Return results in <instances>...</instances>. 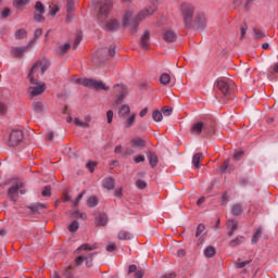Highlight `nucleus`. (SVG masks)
I'll use <instances>...</instances> for the list:
<instances>
[{
    "label": "nucleus",
    "instance_id": "48",
    "mask_svg": "<svg viewBox=\"0 0 278 278\" xmlns=\"http://www.w3.org/2000/svg\"><path fill=\"white\" fill-rule=\"evenodd\" d=\"M84 194H86V191L80 192V193L76 197L75 201H73L74 207H77V206L79 205V201H81V199H84Z\"/></svg>",
    "mask_w": 278,
    "mask_h": 278
},
{
    "label": "nucleus",
    "instance_id": "44",
    "mask_svg": "<svg viewBox=\"0 0 278 278\" xmlns=\"http://www.w3.org/2000/svg\"><path fill=\"white\" fill-rule=\"evenodd\" d=\"M72 216L73 218H80V220H86V218H88L86 213H79V211H74Z\"/></svg>",
    "mask_w": 278,
    "mask_h": 278
},
{
    "label": "nucleus",
    "instance_id": "27",
    "mask_svg": "<svg viewBox=\"0 0 278 278\" xmlns=\"http://www.w3.org/2000/svg\"><path fill=\"white\" fill-rule=\"evenodd\" d=\"M243 212L242 204H235L231 207V214L232 216H240Z\"/></svg>",
    "mask_w": 278,
    "mask_h": 278
},
{
    "label": "nucleus",
    "instance_id": "45",
    "mask_svg": "<svg viewBox=\"0 0 278 278\" xmlns=\"http://www.w3.org/2000/svg\"><path fill=\"white\" fill-rule=\"evenodd\" d=\"M118 238H119V240H131V233H129L127 231H121L118 233Z\"/></svg>",
    "mask_w": 278,
    "mask_h": 278
},
{
    "label": "nucleus",
    "instance_id": "25",
    "mask_svg": "<svg viewBox=\"0 0 278 278\" xmlns=\"http://www.w3.org/2000/svg\"><path fill=\"white\" fill-rule=\"evenodd\" d=\"M201 160H203V153H197L193 155L192 164L194 165L195 168H200Z\"/></svg>",
    "mask_w": 278,
    "mask_h": 278
},
{
    "label": "nucleus",
    "instance_id": "47",
    "mask_svg": "<svg viewBox=\"0 0 278 278\" xmlns=\"http://www.w3.org/2000/svg\"><path fill=\"white\" fill-rule=\"evenodd\" d=\"M84 194H86V191L80 192V193L76 197L75 201H73L74 207H77V206L79 205V201H81V199H84Z\"/></svg>",
    "mask_w": 278,
    "mask_h": 278
},
{
    "label": "nucleus",
    "instance_id": "59",
    "mask_svg": "<svg viewBox=\"0 0 278 278\" xmlns=\"http://www.w3.org/2000/svg\"><path fill=\"white\" fill-rule=\"evenodd\" d=\"M144 155H137L134 157L135 164H140V162H144Z\"/></svg>",
    "mask_w": 278,
    "mask_h": 278
},
{
    "label": "nucleus",
    "instance_id": "33",
    "mask_svg": "<svg viewBox=\"0 0 278 278\" xmlns=\"http://www.w3.org/2000/svg\"><path fill=\"white\" fill-rule=\"evenodd\" d=\"M14 7L16 10H21V8H25V5H29V0H14Z\"/></svg>",
    "mask_w": 278,
    "mask_h": 278
},
{
    "label": "nucleus",
    "instance_id": "7",
    "mask_svg": "<svg viewBox=\"0 0 278 278\" xmlns=\"http://www.w3.org/2000/svg\"><path fill=\"white\" fill-rule=\"evenodd\" d=\"M113 2L112 0H105L101 2L97 18L100 23H105L108 21V16H110V12H112Z\"/></svg>",
    "mask_w": 278,
    "mask_h": 278
},
{
    "label": "nucleus",
    "instance_id": "3",
    "mask_svg": "<svg viewBox=\"0 0 278 278\" xmlns=\"http://www.w3.org/2000/svg\"><path fill=\"white\" fill-rule=\"evenodd\" d=\"M72 83L77 84L78 86H85V88H91L92 90H110V87L103 84V81L92 78H78L77 76H74Z\"/></svg>",
    "mask_w": 278,
    "mask_h": 278
},
{
    "label": "nucleus",
    "instance_id": "6",
    "mask_svg": "<svg viewBox=\"0 0 278 278\" xmlns=\"http://www.w3.org/2000/svg\"><path fill=\"white\" fill-rule=\"evenodd\" d=\"M216 88L224 94V97H227V94H231L233 91V88H236V84L230 78H217L215 83Z\"/></svg>",
    "mask_w": 278,
    "mask_h": 278
},
{
    "label": "nucleus",
    "instance_id": "28",
    "mask_svg": "<svg viewBox=\"0 0 278 278\" xmlns=\"http://www.w3.org/2000/svg\"><path fill=\"white\" fill-rule=\"evenodd\" d=\"M134 123H136V113H132L128 118H126L125 128L129 129L134 127Z\"/></svg>",
    "mask_w": 278,
    "mask_h": 278
},
{
    "label": "nucleus",
    "instance_id": "40",
    "mask_svg": "<svg viewBox=\"0 0 278 278\" xmlns=\"http://www.w3.org/2000/svg\"><path fill=\"white\" fill-rule=\"evenodd\" d=\"M74 123L77 127H83V129H88V127H90V124L81 122L78 117L74 118Z\"/></svg>",
    "mask_w": 278,
    "mask_h": 278
},
{
    "label": "nucleus",
    "instance_id": "64",
    "mask_svg": "<svg viewBox=\"0 0 278 278\" xmlns=\"http://www.w3.org/2000/svg\"><path fill=\"white\" fill-rule=\"evenodd\" d=\"M135 277L136 278H143L144 277V271L143 270H137L135 273Z\"/></svg>",
    "mask_w": 278,
    "mask_h": 278
},
{
    "label": "nucleus",
    "instance_id": "63",
    "mask_svg": "<svg viewBox=\"0 0 278 278\" xmlns=\"http://www.w3.org/2000/svg\"><path fill=\"white\" fill-rule=\"evenodd\" d=\"M138 270V267L136 265H129L128 266V274L131 275V273H136Z\"/></svg>",
    "mask_w": 278,
    "mask_h": 278
},
{
    "label": "nucleus",
    "instance_id": "62",
    "mask_svg": "<svg viewBox=\"0 0 278 278\" xmlns=\"http://www.w3.org/2000/svg\"><path fill=\"white\" fill-rule=\"evenodd\" d=\"M81 42V35H77L75 42H74V49H77Z\"/></svg>",
    "mask_w": 278,
    "mask_h": 278
},
{
    "label": "nucleus",
    "instance_id": "11",
    "mask_svg": "<svg viewBox=\"0 0 278 278\" xmlns=\"http://www.w3.org/2000/svg\"><path fill=\"white\" fill-rule=\"evenodd\" d=\"M34 20L37 23H45V4L40 1H37L35 4Z\"/></svg>",
    "mask_w": 278,
    "mask_h": 278
},
{
    "label": "nucleus",
    "instance_id": "30",
    "mask_svg": "<svg viewBox=\"0 0 278 278\" xmlns=\"http://www.w3.org/2000/svg\"><path fill=\"white\" fill-rule=\"evenodd\" d=\"M205 257H214L216 255V248L210 245L204 250Z\"/></svg>",
    "mask_w": 278,
    "mask_h": 278
},
{
    "label": "nucleus",
    "instance_id": "9",
    "mask_svg": "<svg viewBox=\"0 0 278 278\" xmlns=\"http://www.w3.org/2000/svg\"><path fill=\"white\" fill-rule=\"evenodd\" d=\"M23 142V131L22 130H12L9 137V147H18Z\"/></svg>",
    "mask_w": 278,
    "mask_h": 278
},
{
    "label": "nucleus",
    "instance_id": "55",
    "mask_svg": "<svg viewBox=\"0 0 278 278\" xmlns=\"http://www.w3.org/2000/svg\"><path fill=\"white\" fill-rule=\"evenodd\" d=\"M162 112H163L164 116H170V114H173V109L165 106L162 109Z\"/></svg>",
    "mask_w": 278,
    "mask_h": 278
},
{
    "label": "nucleus",
    "instance_id": "20",
    "mask_svg": "<svg viewBox=\"0 0 278 278\" xmlns=\"http://www.w3.org/2000/svg\"><path fill=\"white\" fill-rule=\"evenodd\" d=\"M130 142H131L134 149H136V148L137 149H144V147H147V142L140 137L131 139Z\"/></svg>",
    "mask_w": 278,
    "mask_h": 278
},
{
    "label": "nucleus",
    "instance_id": "34",
    "mask_svg": "<svg viewBox=\"0 0 278 278\" xmlns=\"http://www.w3.org/2000/svg\"><path fill=\"white\" fill-rule=\"evenodd\" d=\"M28 207H29V210H31V212H34L36 214V213L40 212V210H45L46 206L42 203H35Z\"/></svg>",
    "mask_w": 278,
    "mask_h": 278
},
{
    "label": "nucleus",
    "instance_id": "58",
    "mask_svg": "<svg viewBox=\"0 0 278 278\" xmlns=\"http://www.w3.org/2000/svg\"><path fill=\"white\" fill-rule=\"evenodd\" d=\"M8 16H10V9L5 8L1 11V17L2 18H8Z\"/></svg>",
    "mask_w": 278,
    "mask_h": 278
},
{
    "label": "nucleus",
    "instance_id": "41",
    "mask_svg": "<svg viewBox=\"0 0 278 278\" xmlns=\"http://www.w3.org/2000/svg\"><path fill=\"white\" fill-rule=\"evenodd\" d=\"M66 12L71 14V12H75V1L74 0H66Z\"/></svg>",
    "mask_w": 278,
    "mask_h": 278
},
{
    "label": "nucleus",
    "instance_id": "24",
    "mask_svg": "<svg viewBox=\"0 0 278 278\" xmlns=\"http://www.w3.org/2000/svg\"><path fill=\"white\" fill-rule=\"evenodd\" d=\"M253 34H254L255 40H262V38L268 37V31L260 30L257 28H253Z\"/></svg>",
    "mask_w": 278,
    "mask_h": 278
},
{
    "label": "nucleus",
    "instance_id": "23",
    "mask_svg": "<svg viewBox=\"0 0 278 278\" xmlns=\"http://www.w3.org/2000/svg\"><path fill=\"white\" fill-rule=\"evenodd\" d=\"M148 160H149V164L152 168H155V166H157V154H155V152H149L148 153Z\"/></svg>",
    "mask_w": 278,
    "mask_h": 278
},
{
    "label": "nucleus",
    "instance_id": "46",
    "mask_svg": "<svg viewBox=\"0 0 278 278\" xmlns=\"http://www.w3.org/2000/svg\"><path fill=\"white\" fill-rule=\"evenodd\" d=\"M84 194H86V191L80 192V193L76 197L75 201H73L74 207H77V206L79 205V201H81V199H84Z\"/></svg>",
    "mask_w": 278,
    "mask_h": 278
},
{
    "label": "nucleus",
    "instance_id": "32",
    "mask_svg": "<svg viewBox=\"0 0 278 278\" xmlns=\"http://www.w3.org/2000/svg\"><path fill=\"white\" fill-rule=\"evenodd\" d=\"M23 38H27V30H25L24 28L17 29L15 31V39L23 40Z\"/></svg>",
    "mask_w": 278,
    "mask_h": 278
},
{
    "label": "nucleus",
    "instance_id": "35",
    "mask_svg": "<svg viewBox=\"0 0 278 278\" xmlns=\"http://www.w3.org/2000/svg\"><path fill=\"white\" fill-rule=\"evenodd\" d=\"M205 236V225L200 224L197 227V231H195V238H201Z\"/></svg>",
    "mask_w": 278,
    "mask_h": 278
},
{
    "label": "nucleus",
    "instance_id": "15",
    "mask_svg": "<svg viewBox=\"0 0 278 278\" xmlns=\"http://www.w3.org/2000/svg\"><path fill=\"white\" fill-rule=\"evenodd\" d=\"M150 40H151V33L149 30H144L143 35L140 38L141 49H149Z\"/></svg>",
    "mask_w": 278,
    "mask_h": 278
},
{
    "label": "nucleus",
    "instance_id": "4",
    "mask_svg": "<svg viewBox=\"0 0 278 278\" xmlns=\"http://www.w3.org/2000/svg\"><path fill=\"white\" fill-rule=\"evenodd\" d=\"M49 66H51V63L47 59H42L36 62V64L33 65L29 74H28V79L30 84H34L35 77L40 73L42 75L43 73H47L49 70Z\"/></svg>",
    "mask_w": 278,
    "mask_h": 278
},
{
    "label": "nucleus",
    "instance_id": "49",
    "mask_svg": "<svg viewBox=\"0 0 278 278\" xmlns=\"http://www.w3.org/2000/svg\"><path fill=\"white\" fill-rule=\"evenodd\" d=\"M278 73V63H275L270 68H269V74H268V79H273V74Z\"/></svg>",
    "mask_w": 278,
    "mask_h": 278
},
{
    "label": "nucleus",
    "instance_id": "16",
    "mask_svg": "<svg viewBox=\"0 0 278 278\" xmlns=\"http://www.w3.org/2000/svg\"><path fill=\"white\" fill-rule=\"evenodd\" d=\"M29 49V46L26 47H15L11 50L12 55H14V58H23V55H25V53H27Z\"/></svg>",
    "mask_w": 278,
    "mask_h": 278
},
{
    "label": "nucleus",
    "instance_id": "61",
    "mask_svg": "<svg viewBox=\"0 0 278 278\" xmlns=\"http://www.w3.org/2000/svg\"><path fill=\"white\" fill-rule=\"evenodd\" d=\"M58 12H60V7L54 5V7H52L50 14H51V16H55L58 14Z\"/></svg>",
    "mask_w": 278,
    "mask_h": 278
},
{
    "label": "nucleus",
    "instance_id": "29",
    "mask_svg": "<svg viewBox=\"0 0 278 278\" xmlns=\"http://www.w3.org/2000/svg\"><path fill=\"white\" fill-rule=\"evenodd\" d=\"M70 50H71V43L67 42L58 48V53L59 55H64L65 53H68Z\"/></svg>",
    "mask_w": 278,
    "mask_h": 278
},
{
    "label": "nucleus",
    "instance_id": "57",
    "mask_svg": "<svg viewBox=\"0 0 278 278\" xmlns=\"http://www.w3.org/2000/svg\"><path fill=\"white\" fill-rule=\"evenodd\" d=\"M106 118H108V123H112V121L114 118V112L112 110H109L106 112Z\"/></svg>",
    "mask_w": 278,
    "mask_h": 278
},
{
    "label": "nucleus",
    "instance_id": "56",
    "mask_svg": "<svg viewBox=\"0 0 278 278\" xmlns=\"http://www.w3.org/2000/svg\"><path fill=\"white\" fill-rule=\"evenodd\" d=\"M106 251L109 253H114V251H116V243H110L109 245H106Z\"/></svg>",
    "mask_w": 278,
    "mask_h": 278
},
{
    "label": "nucleus",
    "instance_id": "17",
    "mask_svg": "<svg viewBox=\"0 0 278 278\" xmlns=\"http://www.w3.org/2000/svg\"><path fill=\"white\" fill-rule=\"evenodd\" d=\"M102 186L105 190H114L115 188V180L112 176H109L103 179Z\"/></svg>",
    "mask_w": 278,
    "mask_h": 278
},
{
    "label": "nucleus",
    "instance_id": "39",
    "mask_svg": "<svg viewBox=\"0 0 278 278\" xmlns=\"http://www.w3.org/2000/svg\"><path fill=\"white\" fill-rule=\"evenodd\" d=\"M78 229H79V222L78 220H74L68 225V231L71 233H75Z\"/></svg>",
    "mask_w": 278,
    "mask_h": 278
},
{
    "label": "nucleus",
    "instance_id": "18",
    "mask_svg": "<svg viewBox=\"0 0 278 278\" xmlns=\"http://www.w3.org/2000/svg\"><path fill=\"white\" fill-rule=\"evenodd\" d=\"M47 105L45 104V102L38 100V101H35L33 103V110L34 112H36V114H42V112H45Z\"/></svg>",
    "mask_w": 278,
    "mask_h": 278
},
{
    "label": "nucleus",
    "instance_id": "5",
    "mask_svg": "<svg viewBox=\"0 0 278 278\" xmlns=\"http://www.w3.org/2000/svg\"><path fill=\"white\" fill-rule=\"evenodd\" d=\"M191 134L193 136H214V123L203 124V122H198L191 126Z\"/></svg>",
    "mask_w": 278,
    "mask_h": 278
},
{
    "label": "nucleus",
    "instance_id": "43",
    "mask_svg": "<svg viewBox=\"0 0 278 278\" xmlns=\"http://www.w3.org/2000/svg\"><path fill=\"white\" fill-rule=\"evenodd\" d=\"M98 204L99 200L97 199V197H90L87 201L88 207H97Z\"/></svg>",
    "mask_w": 278,
    "mask_h": 278
},
{
    "label": "nucleus",
    "instance_id": "54",
    "mask_svg": "<svg viewBox=\"0 0 278 278\" xmlns=\"http://www.w3.org/2000/svg\"><path fill=\"white\" fill-rule=\"evenodd\" d=\"M251 264V261H243L236 263V268H244V266H249Z\"/></svg>",
    "mask_w": 278,
    "mask_h": 278
},
{
    "label": "nucleus",
    "instance_id": "51",
    "mask_svg": "<svg viewBox=\"0 0 278 278\" xmlns=\"http://www.w3.org/2000/svg\"><path fill=\"white\" fill-rule=\"evenodd\" d=\"M136 186L139 190H144V188H147V181L138 179Z\"/></svg>",
    "mask_w": 278,
    "mask_h": 278
},
{
    "label": "nucleus",
    "instance_id": "26",
    "mask_svg": "<svg viewBox=\"0 0 278 278\" xmlns=\"http://www.w3.org/2000/svg\"><path fill=\"white\" fill-rule=\"evenodd\" d=\"M97 249H99V247L97 245V243H94V244H92V245H90V244H88V243H84V244H81V245L77 249V251H94V250H97Z\"/></svg>",
    "mask_w": 278,
    "mask_h": 278
},
{
    "label": "nucleus",
    "instance_id": "50",
    "mask_svg": "<svg viewBox=\"0 0 278 278\" xmlns=\"http://www.w3.org/2000/svg\"><path fill=\"white\" fill-rule=\"evenodd\" d=\"M96 167H97V162H94V161H89L86 164V168H88V170H90V173H94Z\"/></svg>",
    "mask_w": 278,
    "mask_h": 278
},
{
    "label": "nucleus",
    "instance_id": "53",
    "mask_svg": "<svg viewBox=\"0 0 278 278\" xmlns=\"http://www.w3.org/2000/svg\"><path fill=\"white\" fill-rule=\"evenodd\" d=\"M42 197H51V186H46L41 192Z\"/></svg>",
    "mask_w": 278,
    "mask_h": 278
},
{
    "label": "nucleus",
    "instance_id": "22",
    "mask_svg": "<svg viewBox=\"0 0 278 278\" xmlns=\"http://www.w3.org/2000/svg\"><path fill=\"white\" fill-rule=\"evenodd\" d=\"M118 27H119V24H118V21L116 20H112L108 22L105 25L106 31H116L118 30Z\"/></svg>",
    "mask_w": 278,
    "mask_h": 278
},
{
    "label": "nucleus",
    "instance_id": "52",
    "mask_svg": "<svg viewBox=\"0 0 278 278\" xmlns=\"http://www.w3.org/2000/svg\"><path fill=\"white\" fill-rule=\"evenodd\" d=\"M244 157V151H238L233 154L235 162H240Z\"/></svg>",
    "mask_w": 278,
    "mask_h": 278
},
{
    "label": "nucleus",
    "instance_id": "37",
    "mask_svg": "<svg viewBox=\"0 0 278 278\" xmlns=\"http://www.w3.org/2000/svg\"><path fill=\"white\" fill-rule=\"evenodd\" d=\"M227 227L228 229H230L231 231H237L238 230V220L236 219H229L227 222Z\"/></svg>",
    "mask_w": 278,
    "mask_h": 278
},
{
    "label": "nucleus",
    "instance_id": "42",
    "mask_svg": "<svg viewBox=\"0 0 278 278\" xmlns=\"http://www.w3.org/2000/svg\"><path fill=\"white\" fill-rule=\"evenodd\" d=\"M152 118L153 121H155V123H160L164 118V116L162 115V112L156 110L152 113Z\"/></svg>",
    "mask_w": 278,
    "mask_h": 278
},
{
    "label": "nucleus",
    "instance_id": "36",
    "mask_svg": "<svg viewBox=\"0 0 278 278\" xmlns=\"http://www.w3.org/2000/svg\"><path fill=\"white\" fill-rule=\"evenodd\" d=\"M160 83L163 86H168V84H170V75H168L166 73L162 74L160 77Z\"/></svg>",
    "mask_w": 278,
    "mask_h": 278
},
{
    "label": "nucleus",
    "instance_id": "60",
    "mask_svg": "<svg viewBox=\"0 0 278 278\" xmlns=\"http://www.w3.org/2000/svg\"><path fill=\"white\" fill-rule=\"evenodd\" d=\"M5 112H8V106L5 104H3L2 102H0V116H3V114H5Z\"/></svg>",
    "mask_w": 278,
    "mask_h": 278
},
{
    "label": "nucleus",
    "instance_id": "2",
    "mask_svg": "<svg viewBox=\"0 0 278 278\" xmlns=\"http://www.w3.org/2000/svg\"><path fill=\"white\" fill-rule=\"evenodd\" d=\"M157 10L155 4H152L149 8L142 9L135 17L131 18L134 13L131 11H126L123 15V25L124 27H130L131 34H136L138 31V27L142 21L149 18V16L153 15V13Z\"/></svg>",
    "mask_w": 278,
    "mask_h": 278
},
{
    "label": "nucleus",
    "instance_id": "14",
    "mask_svg": "<svg viewBox=\"0 0 278 278\" xmlns=\"http://www.w3.org/2000/svg\"><path fill=\"white\" fill-rule=\"evenodd\" d=\"M163 40L165 42H175L177 40V33L170 28L163 29Z\"/></svg>",
    "mask_w": 278,
    "mask_h": 278
},
{
    "label": "nucleus",
    "instance_id": "10",
    "mask_svg": "<svg viewBox=\"0 0 278 278\" xmlns=\"http://www.w3.org/2000/svg\"><path fill=\"white\" fill-rule=\"evenodd\" d=\"M113 88L115 90V94H117L114 105H118V103L123 102V99L127 97V88H125V85L123 84H116Z\"/></svg>",
    "mask_w": 278,
    "mask_h": 278
},
{
    "label": "nucleus",
    "instance_id": "8",
    "mask_svg": "<svg viewBox=\"0 0 278 278\" xmlns=\"http://www.w3.org/2000/svg\"><path fill=\"white\" fill-rule=\"evenodd\" d=\"M34 87H28L30 97H40L47 90V85L43 81H38L34 78V83H30Z\"/></svg>",
    "mask_w": 278,
    "mask_h": 278
},
{
    "label": "nucleus",
    "instance_id": "19",
    "mask_svg": "<svg viewBox=\"0 0 278 278\" xmlns=\"http://www.w3.org/2000/svg\"><path fill=\"white\" fill-rule=\"evenodd\" d=\"M105 225H108V215L105 213H101L98 217H96V226L105 227Z\"/></svg>",
    "mask_w": 278,
    "mask_h": 278
},
{
    "label": "nucleus",
    "instance_id": "1",
    "mask_svg": "<svg viewBox=\"0 0 278 278\" xmlns=\"http://www.w3.org/2000/svg\"><path fill=\"white\" fill-rule=\"evenodd\" d=\"M181 16L185 27L187 29H194L195 31H203L207 27V16L205 13H197L194 20V5L191 3H182L180 7Z\"/></svg>",
    "mask_w": 278,
    "mask_h": 278
},
{
    "label": "nucleus",
    "instance_id": "12",
    "mask_svg": "<svg viewBox=\"0 0 278 278\" xmlns=\"http://www.w3.org/2000/svg\"><path fill=\"white\" fill-rule=\"evenodd\" d=\"M97 253H88L87 255H80L75 258V265L76 266H81L84 262H86L87 268H90L92 266V257H94Z\"/></svg>",
    "mask_w": 278,
    "mask_h": 278
},
{
    "label": "nucleus",
    "instance_id": "31",
    "mask_svg": "<svg viewBox=\"0 0 278 278\" xmlns=\"http://www.w3.org/2000/svg\"><path fill=\"white\" fill-rule=\"evenodd\" d=\"M242 242H244V237H237L236 239H232L229 242V247H231V248L240 247V244H242Z\"/></svg>",
    "mask_w": 278,
    "mask_h": 278
},
{
    "label": "nucleus",
    "instance_id": "38",
    "mask_svg": "<svg viewBox=\"0 0 278 278\" xmlns=\"http://www.w3.org/2000/svg\"><path fill=\"white\" fill-rule=\"evenodd\" d=\"M260 238H262V228L256 229L255 233L252 237V244H257Z\"/></svg>",
    "mask_w": 278,
    "mask_h": 278
},
{
    "label": "nucleus",
    "instance_id": "21",
    "mask_svg": "<svg viewBox=\"0 0 278 278\" xmlns=\"http://www.w3.org/2000/svg\"><path fill=\"white\" fill-rule=\"evenodd\" d=\"M131 112V109L129 108V105L124 104L121 106L119 111H118V116L119 118H127V116H129Z\"/></svg>",
    "mask_w": 278,
    "mask_h": 278
},
{
    "label": "nucleus",
    "instance_id": "13",
    "mask_svg": "<svg viewBox=\"0 0 278 278\" xmlns=\"http://www.w3.org/2000/svg\"><path fill=\"white\" fill-rule=\"evenodd\" d=\"M23 186H25L23 182H17L15 186H13L9 189L8 194L14 203H16V201H18V190H21V188H23Z\"/></svg>",
    "mask_w": 278,
    "mask_h": 278
}]
</instances>
